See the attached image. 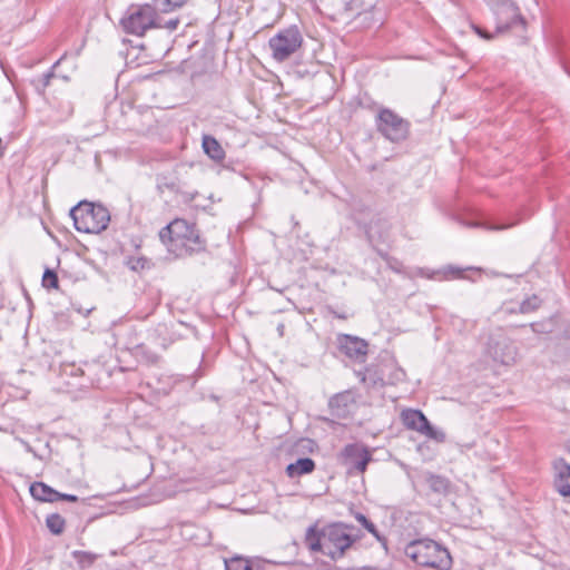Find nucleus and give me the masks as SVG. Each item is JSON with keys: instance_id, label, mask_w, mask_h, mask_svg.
Returning <instances> with one entry per match:
<instances>
[{"instance_id": "412c9836", "label": "nucleus", "mask_w": 570, "mask_h": 570, "mask_svg": "<svg viewBox=\"0 0 570 570\" xmlns=\"http://www.w3.org/2000/svg\"><path fill=\"white\" fill-rule=\"evenodd\" d=\"M425 481L429 489L438 495H448L451 492V482L443 475L428 473Z\"/></svg>"}, {"instance_id": "72a5a7b5", "label": "nucleus", "mask_w": 570, "mask_h": 570, "mask_svg": "<svg viewBox=\"0 0 570 570\" xmlns=\"http://www.w3.org/2000/svg\"><path fill=\"white\" fill-rule=\"evenodd\" d=\"M355 519H356V520H357V522H360L362 525H363V524H365V523L368 521V519H367L363 513H360V512H357V513L355 514Z\"/></svg>"}, {"instance_id": "c9c22d12", "label": "nucleus", "mask_w": 570, "mask_h": 570, "mask_svg": "<svg viewBox=\"0 0 570 570\" xmlns=\"http://www.w3.org/2000/svg\"><path fill=\"white\" fill-rule=\"evenodd\" d=\"M363 383H366V373L365 372H358L357 374Z\"/></svg>"}, {"instance_id": "9b49d317", "label": "nucleus", "mask_w": 570, "mask_h": 570, "mask_svg": "<svg viewBox=\"0 0 570 570\" xmlns=\"http://www.w3.org/2000/svg\"><path fill=\"white\" fill-rule=\"evenodd\" d=\"M337 348L350 360L363 363L368 353V343L354 335L338 334L336 337Z\"/></svg>"}, {"instance_id": "f03ea898", "label": "nucleus", "mask_w": 570, "mask_h": 570, "mask_svg": "<svg viewBox=\"0 0 570 570\" xmlns=\"http://www.w3.org/2000/svg\"><path fill=\"white\" fill-rule=\"evenodd\" d=\"M405 556L415 564L436 570H450L452 557L449 550L436 541L423 538L409 542L404 549Z\"/></svg>"}, {"instance_id": "6ab92c4d", "label": "nucleus", "mask_w": 570, "mask_h": 570, "mask_svg": "<svg viewBox=\"0 0 570 570\" xmlns=\"http://www.w3.org/2000/svg\"><path fill=\"white\" fill-rule=\"evenodd\" d=\"M304 542L311 551L324 553L325 540L323 537V530L320 531L316 524L307 528Z\"/></svg>"}, {"instance_id": "bb28decb", "label": "nucleus", "mask_w": 570, "mask_h": 570, "mask_svg": "<svg viewBox=\"0 0 570 570\" xmlns=\"http://www.w3.org/2000/svg\"><path fill=\"white\" fill-rule=\"evenodd\" d=\"M42 286L46 289H58L59 281L57 273L52 269L47 268L42 275Z\"/></svg>"}, {"instance_id": "e433bc0d", "label": "nucleus", "mask_w": 570, "mask_h": 570, "mask_svg": "<svg viewBox=\"0 0 570 570\" xmlns=\"http://www.w3.org/2000/svg\"><path fill=\"white\" fill-rule=\"evenodd\" d=\"M83 557H86L88 559V562H92V558L89 554L83 553Z\"/></svg>"}, {"instance_id": "f257e3e1", "label": "nucleus", "mask_w": 570, "mask_h": 570, "mask_svg": "<svg viewBox=\"0 0 570 570\" xmlns=\"http://www.w3.org/2000/svg\"><path fill=\"white\" fill-rule=\"evenodd\" d=\"M168 255L175 259L191 257L207 250V242L196 223L175 218L158 233Z\"/></svg>"}, {"instance_id": "a878e982", "label": "nucleus", "mask_w": 570, "mask_h": 570, "mask_svg": "<svg viewBox=\"0 0 570 570\" xmlns=\"http://www.w3.org/2000/svg\"><path fill=\"white\" fill-rule=\"evenodd\" d=\"M540 305L541 299L537 295H532L521 302L519 309L522 314H528L537 311Z\"/></svg>"}, {"instance_id": "6e6552de", "label": "nucleus", "mask_w": 570, "mask_h": 570, "mask_svg": "<svg viewBox=\"0 0 570 570\" xmlns=\"http://www.w3.org/2000/svg\"><path fill=\"white\" fill-rule=\"evenodd\" d=\"M338 459L348 475H360L366 471L368 463L373 461V454L366 445L355 442L346 444L342 449Z\"/></svg>"}, {"instance_id": "aec40b11", "label": "nucleus", "mask_w": 570, "mask_h": 570, "mask_svg": "<svg viewBox=\"0 0 570 570\" xmlns=\"http://www.w3.org/2000/svg\"><path fill=\"white\" fill-rule=\"evenodd\" d=\"M30 494L33 499L43 502H56L58 501L59 492L50 488L43 482H33L30 485Z\"/></svg>"}, {"instance_id": "ea45409f", "label": "nucleus", "mask_w": 570, "mask_h": 570, "mask_svg": "<svg viewBox=\"0 0 570 570\" xmlns=\"http://www.w3.org/2000/svg\"><path fill=\"white\" fill-rule=\"evenodd\" d=\"M283 330H284V325L283 324L278 325V332H281V334L283 333Z\"/></svg>"}, {"instance_id": "0eeeda50", "label": "nucleus", "mask_w": 570, "mask_h": 570, "mask_svg": "<svg viewBox=\"0 0 570 570\" xmlns=\"http://www.w3.org/2000/svg\"><path fill=\"white\" fill-rule=\"evenodd\" d=\"M353 527L342 522H336L323 529L325 540L324 554L332 560L341 559L345 551L355 542L348 530Z\"/></svg>"}, {"instance_id": "dca6fc26", "label": "nucleus", "mask_w": 570, "mask_h": 570, "mask_svg": "<svg viewBox=\"0 0 570 570\" xmlns=\"http://www.w3.org/2000/svg\"><path fill=\"white\" fill-rule=\"evenodd\" d=\"M202 148L205 155L216 164H222L226 158V151L214 136L204 135L202 138Z\"/></svg>"}, {"instance_id": "7c9ffc66", "label": "nucleus", "mask_w": 570, "mask_h": 570, "mask_svg": "<svg viewBox=\"0 0 570 570\" xmlns=\"http://www.w3.org/2000/svg\"><path fill=\"white\" fill-rule=\"evenodd\" d=\"M471 28L473 29V31L479 36L481 37L482 39H485V40H491L494 38V36L497 35L495 32L494 33H490L488 31H485L484 29H482L481 27L472 23L471 24Z\"/></svg>"}, {"instance_id": "cd10ccee", "label": "nucleus", "mask_w": 570, "mask_h": 570, "mask_svg": "<svg viewBox=\"0 0 570 570\" xmlns=\"http://www.w3.org/2000/svg\"><path fill=\"white\" fill-rule=\"evenodd\" d=\"M57 112H58V117H57L58 121L67 120L73 114L72 102L69 100L59 102L57 106Z\"/></svg>"}, {"instance_id": "473e14b6", "label": "nucleus", "mask_w": 570, "mask_h": 570, "mask_svg": "<svg viewBox=\"0 0 570 570\" xmlns=\"http://www.w3.org/2000/svg\"><path fill=\"white\" fill-rule=\"evenodd\" d=\"M59 500H65V501H69V502H77L78 501V497L73 495V494H67V493H60L59 492L58 501Z\"/></svg>"}, {"instance_id": "9d476101", "label": "nucleus", "mask_w": 570, "mask_h": 570, "mask_svg": "<svg viewBox=\"0 0 570 570\" xmlns=\"http://www.w3.org/2000/svg\"><path fill=\"white\" fill-rule=\"evenodd\" d=\"M401 420L403 425L409 430L415 431L438 442H443L445 440L444 432L434 429L429 422L428 417L420 410H403L401 413Z\"/></svg>"}, {"instance_id": "4c0bfd02", "label": "nucleus", "mask_w": 570, "mask_h": 570, "mask_svg": "<svg viewBox=\"0 0 570 570\" xmlns=\"http://www.w3.org/2000/svg\"><path fill=\"white\" fill-rule=\"evenodd\" d=\"M335 316H336V317H338V318H343V320H344V318H346V316H345V315H343V314H336V313H335Z\"/></svg>"}, {"instance_id": "393cba45", "label": "nucleus", "mask_w": 570, "mask_h": 570, "mask_svg": "<svg viewBox=\"0 0 570 570\" xmlns=\"http://www.w3.org/2000/svg\"><path fill=\"white\" fill-rule=\"evenodd\" d=\"M188 0H153V3L160 12H171L183 7Z\"/></svg>"}, {"instance_id": "2f4dec72", "label": "nucleus", "mask_w": 570, "mask_h": 570, "mask_svg": "<svg viewBox=\"0 0 570 570\" xmlns=\"http://www.w3.org/2000/svg\"><path fill=\"white\" fill-rule=\"evenodd\" d=\"M179 23H180V20L178 18H173V19L165 21V23L160 22L159 28H165L169 31H175L178 28Z\"/></svg>"}, {"instance_id": "2eb2a0df", "label": "nucleus", "mask_w": 570, "mask_h": 570, "mask_svg": "<svg viewBox=\"0 0 570 570\" xmlns=\"http://www.w3.org/2000/svg\"><path fill=\"white\" fill-rule=\"evenodd\" d=\"M354 397L350 391L341 392L332 396L328 401V410L333 417L347 419L352 414Z\"/></svg>"}, {"instance_id": "a211bd4d", "label": "nucleus", "mask_w": 570, "mask_h": 570, "mask_svg": "<svg viewBox=\"0 0 570 570\" xmlns=\"http://www.w3.org/2000/svg\"><path fill=\"white\" fill-rule=\"evenodd\" d=\"M63 58H66V55H62V57L57 60L46 73L31 80V85L38 95L45 96L47 88L51 85V81L58 79L56 68L60 65Z\"/></svg>"}, {"instance_id": "f8f14e48", "label": "nucleus", "mask_w": 570, "mask_h": 570, "mask_svg": "<svg viewBox=\"0 0 570 570\" xmlns=\"http://www.w3.org/2000/svg\"><path fill=\"white\" fill-rule=\"evenodd\" d=\"M366 237L373 245L375 243H386L391 238L392 224L381 215H374L364 226Z\"/></svg>"}, {"instance_id": "58836bf2", "label": "nucleus", "mask_w": 570, "mask_h": 570, "mask_svg": "<svg viewBox=\"0 0 570 570\" xmlns=\"http://www.w3.org/2000/svg\"><path fill=\"white\" fill-rule=\"evenodd\" d=\"M60 78H61L63 81H66V82H67V81H69V77H68V76H61Z\"/></svg>"}, {"instance_id": "f704fd0d", "label": "nucleus", "mask_w": 570, "mask_h": 570, "mask_svg": "<svg viewBox=\"0 0 570 570\" xmlns=\"http://www.w3.org/2000/svg\"><path fill=\"white\" fill-rule=\"evenodd\" d=\"M451 272L453 273L454 277H460L461 274L463 273L461 269H454V268H452Z\"/></svg>"}, {"instance_id": "ddd939ff", "label": "nucleus", "mask_w": 570, "mask_h": 570, "mask_svg": "<svg viewBox=\"0 0 570 570\" xmlns=\"http://www.w3.org/2000/svg\"><path fill=\"white\" fill-rule=\"evenodd\" d=\"M129 340L126 343L125 348L141 364H145L147 366H154L157 365L161 356L154 352L149 346H147L145 343H135L134 337L137 336V333L135 330H132L129 333Z\"/></svg>"}, {"instance_id": "1a4fd4ad", "label": "nucleus", "mask_w": 570, "mask_h": 570, "mask_svg": "<svg viewBox=\"0 0 570 570\" xmlns=\"http://www.w3.org/2000/svg\"><path fill=\"white\" fill-rule=\"evenodd\" d=\"M495 17V33H504L517 26L525 27V20L519 7L510 0L498 2L493 9Z\"/></svg>"}, {"instance_id": "7ed1b4c3", "label": "nucleus", "mask_w": 570, "mask_h": 570, "mask_svg": "<svg viewBox=\"0 0 570 570\" xmlns=\"http://www.w3.org/2000/svg\"><path fill=\"white\" fill-rule=\"evenodd\" d=\"M75 228L80 233L99 234L107 229L110 213L107 207L87 200L79 202L70 209Z\"/></svg>"}, {"instance_id": "39448f33", "label": "nucleus", "mask_w": 570, "mask_h": 570, "mask_svg": "<svg viewBox=\"0 0 570 570\" xmlns=\"http://www.w3.org/2000/svg\"><path fill=\"white\" fill-rule=\"evenodd\" d=\"M375 127L385 139L392 142H401L407 139L411 124L394 110L380 107L375 117Z\"/></svg>"}, {"instance_id": "f3484780", "label": "nucleus", "mask_w": 570, "mask_h": 570, "mask_svg": "<svg viewBox=\"0 0 570 570\" xmlns=\"http://www.w3.org/2000/svg\"><path fill=\"white\" fill-rule=\"evenodd\" d=\"M316 468L315 461L311 458H299L293 463H289L286 469V475L289 479L299 478L302 475L311 474Z\"/></svg>"}, {"instance_id": "423d86ee", "label": "nucleus", "mask_w": 570, "mask_h": 570, "mask_svg": "<svg viewBox=\"0 0 570 570\" xmlns=\"http://www.w3.org/2000/svg\"><path fill=\"white\" fill-rule=\"evenodd\" d=\"M303 45V36L297 26L278 30L269 40L272 58L277 62L288 60Z\"/></svg>"}, {"instance_id": "4be33fe9", "label": "nucleus", "mask_w": 570, "mask_h": 570, "mask_svg": "<svg viewBox=\"0 0 570 570\" xmlns=\"http://www.w3.org/2000/svg\"><path fill=\"white\" fill-rule=\"evenodd\" d=\"M225 570H258V566L248 559L235 557L225 561Z\"/></svg>"}, {"instance_id": "b1692460", "label": "nucleus", "mask_w": 570, "mask_h": 570, "mask_svg": "<svg viewBox=\"0 0 570 570\" xmlns=\"http://www.w3.org/2000/svg\"><path fill=\"white\" fill-rule=\"evenodd\" d=\"M46 524L51 533L61 534L65 530L66 521L60 514L52 513L47 517Z\"/></svg>"}, {"instance_id": "c756f323", "label": "nucleus", "mask_w": 570, "mask_h": 570, "mask_svg": "<svg viewBox=\"0 0 570 570\" xmlns=\"http://www.w3.org/2000/svg\"><path fill=\"white\" fill-rule=\"evenodd\" d=\"M376 252L389 264L391 268H393L396 272H400V268L395 266L400 265V262L396 258L390 256L386 252H383L381 249H377Z\"/></svg>"}, {"instance_id": "5701e85b", "label": "nucleus", "mask_w": 570, "mask_h": 570, "mask_svg": "<svg viewBox=\"0 0 570 570\" xmlns=\"http://www.w3.org/2000/svg\"><path fill=\"white\" fill-rule=\"evenodd\" d=\"M126 265L134 272H144L154 267V263L145 256H130Z\"/></svg>"}, {"instance_id": "4468645a", "label": "nucleus", "mask_w": 570, "mask_h": 570, "mask_svg": "<svg viewBox=\"0 0 570 570\" xmlns=\"http://www.w3.org/2000/svg\"><path fill=\"white\" fill-rule=\"evenodd\" d=\"M553 487L561 497H570V463L563 458L552 462Z\"/></svg>"}, {"instance_id": "c85d7f7f", "label": "nucleus", "mask_w": 570, "mask_h": 570, "mask_svg": "<svg viewBox=\"0 0 570 570\" xmlns=\"http://www.w3.org/2000/svg\"><path fill=\"white\" fill-rule=\"evenodd\" d=\"M363 527L381 543H383L384 546H386V538L384 535H382L376 525L372 522V521H367L365 524H363Z\"/></svg>"}, {"instance_id": "20e7f679", "label": "nucleus", "mask_w": 570, "mask_h": 570, "mask_svg": "<svg viewBox=\"0 0 570 570\" xmlns=\"http://www.w3.org/2000/svg\"><path fill=\"white\" fill-rule=\"evenodd\" d=\"M155 4L132 3L125 11L119 24L122 30L132 36L144 37L147 31L160 27Z\"/></svg>"}]
</instances>
